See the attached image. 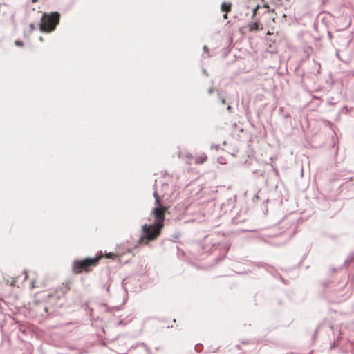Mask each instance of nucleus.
Returning <instances> with one entry per match:
<instances>
[{
	"instance_id": "nucleus-13",
	"label": "nucleus",
	"mask_w": 354,
	"mask_h": 354,
	"mask_svg": "<svg viewBox=\"0 0 354 354\" xmlns=\"http://www.w3.org/2000/svg\"><path fill=\"white\" fill-rule=\"evenodd\" d=\"M35 282H34V281H32V283H31V287H30V288H31V289L34 288H35Z\"/></svg>"
},
{
	"instance_id": "nucleus-1",
	"label": "nucleus",
	"mask_w": 354,
	"mask_h": 354,
	"mask_svg": "<svg viewBox=\"0 0 354 354\" xmlns=\"http://www.w3.org/2000/svg\"><path fill=\"white\" fill-rule=\"evenodd\" d=\"M162 227L163 223H145L142 227V234L137 241L134 248H136L140 243L147 244L148 242L155 239L160 234Z\"/></svg>"
},
{
	"instance_id": "nucleus-3",
	"label": "nucleus",
	"mask_w": 354,
	"mask_h": 354,
	"mask_svg": "<svg viewBox=\"0 0 354 354\" xmlns=\"http://www.w3.org/2000/svg\"><path fill=\"white\" fill-rule=\"evenodd\" d=\"M101 256H96L93 258H86L82 260H75L72 265V270L74 273L79 274L82 271H88L89 267L95 266Z\"/></svg>"
},
{
	"instance_id": "nucleus-4",
	"label": "nucleus",
	"mask_w": 354,
	"mask_h": 354,
	"mask_svg": "<svg viewBox=\"0 0 354 354\" xmlns=\"http://www.w3.org/2000/svg\"><path fill=\"white\" fill-rule=\"evenodd\" d=\"M156 198V207L153 209V213L156 217L157 221H163L165 218V214L167 211V207L163 206L160 201L159 196L156 192L153 194Z\"/></svg>"
},
{
	"instance_id": "nucleus-6",
	"label": "nucleus",
	"mask_w": 354,
	"mask_h": 354,
	"mask_svg": "<svg viewBox=\"0 0 354 354\" xmlns=\"http://www.w3.org/2000/svg\"><path fill=\"white\" fill-rule=\"evenodd\" d=\"M232 3L231 2H223L222 4H221V10L222 12H225L224 15H223V18L225 19H227V13L230 12L232 10Z\"/></svg>"
},
{
	"instance_id": "nucleus-5",
	"label": "nucleus",
	"mask_w": 354,
	"mask_h": 354,
	"mask_svg": "<svg viewBox=\"0 0 354 354\" xmlns=\"http://www.w3.org/2000/svg\"><path fill=\"white\" fill-rule=\"evenodd\" d=\"M132 251H133V248L130 247L129 245H126L125 244H122L121 245H119L117 248L115 254H114L112 252H109V253L106 254V257L110 258V257H113V255L121 256V255L126 254L127 252H129V253L132 252Z\"/></svg>"
},
{
	"instance_id": "nucleus-16",
	"label": "nucleus",
	"mask_w": 354,
	"mask_h": 354,
	"mask_svg": "<svg viewBox=\"0 0 354 354\" xmlns=\"http://www.w3.org/2000/svg\"><path fill=\"white\" fill-rule=\"evenodd\" d=\"M195 349H196V351H198V346H197V345H196V346H195Z\"/></svg>"
},
{
	"instance_id": "nucleus-12",
	"label": "nucleus",
	"mask_w": 354,
	"mask_h": 354,
	"mask_svg": "<svg viewBox=\"0 0 354 354\" xmlns=\"http://www.w3.org/2000/svg\"><path fill=\"white\" fill-rule=\"evenodd\" d=\"M24 274H25V275H24V280L25 281V280H26V279H27V277H28V274H27L26 271H24Z\"/></svg>"
},
{
	"instance_id": "nucleus-7",
	"label": "nucleus",
	"mask_w": 354,
	"mask_h": 354,
	"mask_svg": "<svg viewBox=\"0 0 354 354\" xmlns=\"http://www.w3.org/2000/svg\"><path fill=\"white\" fill-rule=\"evenodd\" d=\"M248 28L250 32L256 31L259 30L258 21H254L248 24Z\"/></svg>"
},
{
	"instance_id": "nucleus-15",
	"label": "nucleus",
	"mask_w": 354,
	"mask_h": 354,
	"mask_svg": "<svg viewBox=\"0 0 354 354\" xmlns=\"http://www.w3.org/2000/svg\"><path fill=\"white\" fill-rule=\"evenodd\" d=\"M118 324H119V325H122V324H123V321H122V320H121V321H120V322H118Z\"/></svg>"
},
{
	"instance_id": "nucleus-14",
	"label": "nucleus",
	"mask_w": 354,
	"mask_h": 354,
	"mask_svg": "<svg viewBox=\"0 0 354 354\" xmlns=\"http://www.w3.org/2000/svg\"><path fill=\"white\" fill-rule=\"evenodd\" d=\"M15 283H16V280H15V279H14V280L12 281L11 285H12V286H15Z\"/></svg>"
},
{
	"instance_id": "nucleus-9",
	"label": "nucleus",
	"mask_w": 354,
	"mask_h": 354,
	"mask_svg": "<svg viewBox=\"0 0 354 354\" xmlns=\"http://www.w3.org/2000/svg\"><path fill=\"white\" fill-rule=\"evenodd\" d=\"M259 8V6H257L254 8L253 12H252V18L253 19H255V16L257 15V11H258Z\"/></svg>"
},
{
	"instance_id": "nucleus-11",
	"label": "nucleus",
	"mask_w": 354,
	"mask_h": 354,
	"mask_svg": "<svg viewBox=\"0 0 354 354\" xmlns=\"http://www.w3.org/2000/svg\"><path fill=\"white\" fill-rule=\"evenodd\" d=\"M225 250L227 251L230 248L229 244H225L224 245Z\"/></svg>"
},
{
	"instance_id": "nucleus-8",
	"label": "nucleus",
	"mask_w": 354,
	"mask_h": 354,
	"mask_svg": "<svg viewBox=\"0 0 354 354\" xmlns=\"http://www.w3.org/2000/svg\"><path fill=\"white\" fill-rule=\"evenodd\" d=\"M207 157L206 156H200L196 159L195 162L196 164H203L207 160Z\"/></svg>"
},
{
	"instance_id": "nucleus-17",
	"label": "nucleus",
	"mask_w": 354,
	"mask_h": 354,
	"mask_svg": "<svg viewBox=\"0 0 354 354\" xmlns=\"http://www.w3.org/2000/svg\"><path fill=\"white\" fill-rule=\"evenodd\" d=\"M32 1L33 3H35V2H37V0H32Z\"/></svg>"
},
{
	"instance_id": "nucleus-2",
	"label": "nucleus",
	"mask_w": 354,
	"mask_h": 354,
	"mask_svg": "<svg viewBox=\"0 0 354 354\" xmlns=\"http://www.w3.org/2000/svg\"><path fill=\"white\" fill-rule=\"evenodd\" d=\"M60 15L55 12L51 14L44 13L40 24V30L42 32H49L54 30L59 24Z\"/></svg>"
},
{
	"instance_id": "nucleus-10",
	"label": "nucleus",
	"mask_w": 354,
	"mask_h": 354,
	"mask_svg": "<svg viewBox=\"0 0 354 354\" xmlns=\"http://www.w3.org/2000/svg\"><path fill=\"white\" fill-rule=\"evenodd\" d=\"M15 44H16L17 46H23V42L19 41H15Z\"/></svg>"
}]
</instances>
